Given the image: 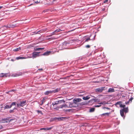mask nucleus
<instances>
[{"label":"nucleus","mask_w":134,"mask_h":134,"mask_svg":"<svg viewBox=\"0 0 134 134\" xmlns=\"http://www.w3.org/2000/svg\"><path fill=\"white\" fill-rule=\"evenodd\" d=\"M90 98V97L89 96H87L86 97H83L82 99L84 100H87L89 99Z\"/></svg>","instance_id":"15"},{"label":"nucleus","mask_w":134,"mask_h":134,"mask_svg":"<svg viewBox=\"0 0 134 134\" xmlns=\"http://www.w3.org/2000/svg\"><path fill=\"white\" fill-rule=\"evenodd\" d=\"M104 102H101L100 103H99L100 105L101 104H105V103H104Z\"/></svg>","instance_id":"34"},{"label":"nucleus","mask_w":134,"mask_h":134,"mask_svg":"<svg viewBox=\"0 0 134 134\" xmlns=\"http://www.w3.org/2000/svg\"><path fill=\"white\" fill-rule=\"evenodd\" d=\"M3 7L2 6H0V9H1V8H2Z\"/></svg>","instance_id":"53"},{"label":"nucleus","mask_w":134,"mask_h":134,"mask_svg":"<svg viewBox=\"0 0 134 134\" xmlns=\"http://www.w3.org/2000/svg\"><path fill=\"white\" fill-rule=\"evenodd\" d=\"M115 91L114 89L113 88H110L108 90V92H114Z\"/></svg>","instance_id":"17"},{"label":"nucleus","mask_w":134,"mask_h":134,"mask_svg":"<svg viewBox=\"0 0 134 134\" xmlns=\"http://www.w3.org/2000/svg\"><path fill=\"white\" fill-rule=\"evenodd\" d=\"M85 47L87 48H89L90 47V46L89 45H87Z\"/></svg>","instance_id":"39"},{"label":"nucleus","mask_w":134,"mask_h":134,"mask_svg":"<svg viewBox=\"0 0 134 134\" xmlns=\"http://www.w3.org/2000/svg\"><path fill=\"white\" fill-rule=\"evenodd\" d=\"M101 105L99 104V103H98V105H94V107H100Z\"/></svg>","instance_id":"29"},{"label":"nucleus","mask_w":134,"mask_h":134,"mask_svg":"<svg viewBox=\"0 0 134 134\" xmlns=\"http://www.w3.org/2000/svg\"><path fill=\"white\" fill-rule=\"evenodd\" d=\"M15 91V90H11V91H13V92H14ZM10 92V91H9V92Z\"/></svg>","instance_id":"49"},{"label":"nucleus","mask_w":134,"mask_h":134,"mask_svg":"<svg viewBox=\"0 0 134 134\" xmlns=\"http://www.w3.org/2000/svg\"><path fill=\"white\" fill-rule=\"evenodd\" d=\"M21 49V48L20 47L16 48L13 50V51H17L20 50Z\"/></svg>","instance_id":"23"},{"label":"nucleus","mask_w":134,"mask_h":134,"mask_svg":"<svg viewBox=\"0 0 134 134\" xmlns=\"http://www.w3.org/2000/svg\"><path fill=\"white\" fill-rule=\"evenodd\" d=\"M125 107V105L121 103V104H120V107L121 108H124Z\"/></svg>","instance_id":"27"},{"label":"nucleus","mask_w":134,"mask_h":134,"mask_svg":"<svg viewBox=\"0 0 134 134\" xmlns=\"http://www.w3.org/2000/svg\"><path fill=\"white\" fill-rule=\"evenodd\" d=\"M41 130H46V128H42L40 129Z\"/></svg>","instance_id":"42"},{"label":"nucleus","mask_w":134,"mask_h":134,"mask_svg":"<svg viewBox=\"0 0 134 134\" xmlns=\"http://www.w3.org/2000/svg\"><path fill=\"white\" fill-rule=\"evenodd\" d=\"M53 121H56V117L52 118H51L50 120V121L51 122H52Z\"/></svg>","instance_id":"19"},{"label":"nucleus","mask_w":134,"mask_h":134,"mask_svg":"<svg viewBox=\"0 0 134 134\" xmlns=\"http://www.w3.org/2000/svg\"><path fill=\"white\" fill-rule=\"evenodd\" d=\"M96 35H95L94 37V38L95 37Z\"/></svg>","instance_id":"61"},{"label":"nucleus","mask_w":134,"mask_h":134,"mask_svg":"<svg viewBox=\"0 0 134 134\" xmlns=\"http://www.w3.org/2000/svg\"><path fill=\"white\" fill-rule=\"evenodd\" d=\"M55 38H53V39H55Z\"/></svg>","instance_id":"60"},{"label":"nucleus","mask_w":134,"mask_h":134,"mask_svg":"<svg viewBox=\"0 0 134 134\" xmlns=\"http://www.w3.org/2000/svg\"><path fill=\"white\" fill-rule=\"evenodd\" d=\"M39 48V50H42L43 49H44V48Z\"/></svg>","instance_id":"45"},{"label":"nucleus","mask_w":134,"mask_h":134,"mask_svg":"<svg viewBox=\"0 0 134 134\" xmlns=\"http://www.w3.org/2000/svg\"><path fill=\"white\" fill-rule=\"evenodd\" d=\"M124 110L122 109L120 110V115L122 117H124Z\"/></svg>","instance_id":"18"},{"label":"nucleus","mask_w":134,"mask_h":134,"mask_svg":"<svg viewBox=\"0 0 134 134\" xmlns=\"http://www.w3.org/2000/svg\"><path fill=\"white\" fill-rule=\"evenodd\" d=\"M41 102H42V104L43 103V102L42 101Z\"/></svg>","instance_id":"58"},{"label":"nucleus","mask_w":134,"mask_h":134,"mask_svg":"<svg viewBox=\"0 0 134 134\" xmlns=\"http://www.w3.org/2000/svg\"><path fill=\"white\" fill-rule=\"evenodd\" d=\"M130 101H129V100L128 101H126L125 102L126 104H128L129 103V102Z\"/></svg>","instance_id":"44"},{"label":"nucleus","mask_w":134,"mask_h":134,"mask_svg":"<svg viewBox=\"0 0 134 134\" xmlns=\"http://www.w3.org/2000/svg\"><path fill=\"white\" fill-rule=\"evenodd\" d=\"M11 106H10H10H9L8 105H6L4 107V109H9L10 108H11Z\"/></svg>","instance_id":"21"},{"label":"nucleus","mask_w":134,"mask_h":134,"mask_svg":"<svg viewBox=\"0 0 134 134\" xmlns=\"http://www.w3.org/2000/svg\"><path fill=\"white\" fill-rule=\"evenodd\" d=\"M36 111L37 112L38 114H39V113H40V114H41L42 115L43 114L42 111H41L39 110H37Z\"/></svg>","instance_id":"26"},{"label":"nucleus","mask_w":134,"mask_h":134,"mask_svg":"<svg viewBox=\"0 0 134 134\" xmlns=\"http://www.w3.org/2000/svg\"><path fill=\"white\" fill-rule=\"evenodd\" d=\"M16 103L15 102H13L10 105V106H11V107H12V106L13 105H16Z\"/></svg>","instance_id":"28"},{"label":"nucleus","mask_w":134,"mask_h":134,"mask_svg":"<svg viewBox=\"0 0 134 134\" xmlns=\"http://www.w3.org/2000/svg\"><path fill=\"white\" fill-rule=\"evenodd\" d=\"M13 120V119H10V121H11V120Z\"/></svg>","instance_id":"62"},{"label":"nucleus","mask_w":134,"mask_h":134,"mask_svg":"<svg viewBox=\"0 0 134 134\" xmlns=\"http://www.w3.org/2000/svg\"><path fill=\"white\" fill-rule=\"evenodd\" d=\"M14 110H13H13H9V113H14Z\"/></svg>","instance_id":"33"},{"label":"nucleus","mask_w":134,"mask_h":134,"mask_svg":"<svg viewBox=\"0 0 134 134\" xmlns=\"http://www.w3.org/2000/svg\"><path fill=\"white\" fill-rule=\"evenodd\" d=\"M3 128V126L2 125H0V129H1Z\"/></svg>","instance_id":"48"},{"label":"nucleus","mask_w":134,"mask_h":134,"mask_svg":"<svg viewBox=\"0 0 134 134\" xmlns=\"http://www.w3.org/2000/svg\"><path fill=\"white\" fill-rule=\"evenodd\" d=\"M122 109L124 110V112H125V113H127L128 111V108H124Z\"/></svg>","instance_id":"20"},{"label":"nucleus","mask_w":134,"mask_h":134,"mask_svg":"<svg viewBox=\"0 0 134 134\" xmlns=\"http://www.w3.org/2000/svg\"><path fill=\"white\" fill-rule=\"evenodd\" d=\"M104 87H102L96 88L95 90V91L96 92H102L104 90Z\"/></svg>","instance_id":"10"},{"label":"nucleus","mask_w":134,"mask_h":134,"mask_svg":"<svg viewBox=\"0 0 134 134\" xmlns=\"http://www.w3.org/2000/svg\"><path fill=\"white\" fill-rule=\"evenodd\" d=\"M11 61H13V60L12 59H11Z\"/></svg>","instance_id":"59"},{"label":"nucleus","mask_w":134,"mask_h":134,"mask_svg":"<svg viewBox=\"0 0 134 134\" xmlns=\"http://www.w3.org/2000/svg\"><path fill=\"white\" fill-rule=\"evenodd\" d=\"M96 59L97 60V61L96 62L97 63L96 64H99L102 62V59L100 56L97 57Z\"/></svg>","instance_id":"6"},{"label":"nucleus","mask_w":134,"mask_h":134,"mask_svg":"<svg viewBox=\"0 0 134 134\" xmlns=\"http://www.w3.org/2000/svg\"><path fill=\"white\" fill-rule=\"evenodd\" d=\"M32 4H31L30 5H29L28 6H31V5H32Z\"/></svg>","instance_id":"57"},{"label":"nucleus","mask_w":134,"mask_h":134,"mask_svg":"<svg viewBox=\"0 0 134 134\" xmlns=\"http://www.w3.org/2000/svg\"><path fill=\"white\" fill-rule=\"evenodd\" d=\"M67 105L66 104L60 106H57L56 108H54V109L58 110L59 108H62L64 107H67Z\"/></svg>","instance_id":"9"},{"label":"nucleus","mask_w":134,"mask_h":134,"mask_svg":"<svg viewBox=\"0 0 134 134\" xmlns=\"http://www.w3.org/2000/svg\"><path fill=\"white\" fill-rule=\"evenodd\" d=\"M95 110V108H91L90 109V112H93Z\"/></svg>","instance_id":"25"},{"label":"nucleus","mask_w":134,"mask_h":134,"mask_svg":"<svg viewBox=\"0 0 134 134\" xmlns=\"http://www.w3.org/2000/svg\"><path fill=\"white\" fill-rule=\"evenodd\" d=\"M45 100V99L44 98H43L42 99V101L43 102H44V101Z\"/></svg>","instance_id":"52"},{"label":"nucleus","mask_w":134,"mask_h":134,"mask_svg":"<svg viewBox=\"0 0 134 134\" xmlns=\"http://www.w3.org/2000/svg\"><path fill=\"white\" fill-rule=\"evenodd\" d=\"M48 9H46L45 10H44L43 11V12H44V13H45L46 12H48Z\"/></svg>","instance_id":"41"},{"label":"nucleus","mask_w":134,"mask_h":134,"mask_svg":"<svg viewBox=\"0 0 134 134\" xmlns=\"http://www.w3.org/2000/svg\"><path fill=\"white\" fill-rule=\"evenodd\" d=\"M121 102H118L116 104V105H119L120 106V104H121Z\"/></svg>","instance_id":"30"},{"label":"nucleus","mask_w":134,"mask_h":134,"mask_svg":"<svg viewBox=\"0 0 134 134\" xmlns=\"http://www.w3.org/2000/svg\"><path fill=\"white\" fill-rule=\"evenodd\" d=\"M7 73H1L0 74V77H7Z\"/></svg>","instance_id":"13"},{"label":"nucleus","mask_w":134,"mask_h":134,"mask_svg":"<svg viewBox=\"0 0 134 134\" xmlns=\"http://www.w3.org/2000/svg\"><path fill=\"white\" fill-rule=\"evenodd\" d=\"M82 100L81 98H75L73 100V102L75 104H76L77 102H80Z\"/></svg>","instance_id":"8"},{"label":"nucleus","mask_w":134,"mask_h":134,"mask_svg":"<svg viewBox=\"0 0 134 134\" xmlns=\"http://www.w3.org/2000/svg\"><path fill=\"white\" fill-rule=\"evenodd\" d=\"M40 52H34L32 53V57L33 58H35L39 56V53Z\"/></svg>","instance_id":"5"},{"label":"nucleus","mask_w":134,"mask_h":134,"mask_svg":"<svg viewBox=\"0 0 134 134\" xmlns=\"http://www.w3.org/2000/svg\"><path fill=\"white\" fill-rule=\"evenodd\" d=\"M133 99V97H131V98H130V99H129V101H130L131 102V101H132V99Z\"/></svg>","instance_id":"40"},{"label":"nucleus","mask_w":134,"mask_h":134,"mask_svg":"<svg viewBox=\"0 0 134 134\" xmlns=\"http://www.w3.org/2000/svg\"><path fill=\"white\" fill-rule=\"evenodd\" d=\"M34 50L35 51H38L39 50V48H35Z\"/></svg>","instance_id":"37"},{"label":"nucleus","mask_w":134,"mask_h":134,"mask_svg":"<svg viewBox=\"0 0 134 134\" xmlns=\"http://www.w3.org/2000/svg\"><path fill=\"white\" fill-rule=\"evenodd\" d=\"M51 53V52L50 51H47L45 52H44L42 55H43L47 56L49 55L50 53Z\"/></svg>","instance_id":"14"},{"label":"nucleus","mask_w":134,"mask_h":134,"mask_svg":"<svg viewBox=\"0 0 134 134\" xmlns=\"http://www.w3.org/2000/svg\"><path fill=\"white\" fill-rule=\"evenodd\" d=\"M39 70H42V69H38Z\"/></svg>","instance_id":"55"},{"label":"nucleus","mask_w":134,"mask_h":134,"mask_svg":"<svg viewBox=\"0 0 134 134\" xmlns=\"http://www.w3.org/2000/svg\"><path fill=\"white\" fill-rule=\"evenodd\" d=\"M17 26L16 24H12V25H8L7 26L4 25L3 27H5L6 28H14Z\"/></svg>","instance_id":"7"},{"label":"nucleus","mask_w":134,"mask_h":134,"mask_svg":"<svg viewBox=\"0 0 134 134\" xmlns=\"http://www.w3.org/2000/svg\"><path fill=\"white\" fill-rule=\"evenodd\" d=\"M51 35H52L56 34L55 33V32H54V31L52 33H51Z\"/></svg>","instance_id":"38"},{"label":"nucleus","mask_w":134,"mask_h":134,"mask_svg":"<svg viewBox=\"0 0 134 134\" xmlns=\"http://www.w3.org/2000/svg\"><path fill=\"white\" fill-rule=\"evenodd\" d=\"M53 128V127H47L46 128V130H51Z\"/></svg>","instance_id":"31"},{"label":"nucleus","mask_w":134,"mask_h":134,"mask_svg":"<svg viewBox=\"0 0 134 134\" xmlns=\"http://www.w3.org/2000/svg\"><path fill=\"white\" fill-rule=\"evenodd\" d=\"M85 58V57H83L82 58V59H84Z\"/></svg>","instance_id":"54"},{"label":"nucleus","mask_w":134,"mask_h":134,"mask_svg":"<svg viewBox=\"0 0 134 134\" xmlns=\"http://www.w3.org/2000/svg\"><path fill=\"white\" fill-rule=\"evenodd\" d=\"M103 109H104V108H106L108 109H109V108H108V107H104L103 108Z\"/></svg>","instance_id":"47"},{"label":"nucleus","mask_w":134,"mask_h":134,"mask_svg":"<svg viewBox=\"0 0 134 134\" xmlns=\"http://www.w3.org/2000/svg\"><path fill=\"white\" fill-rule=\"evenodd\" d=\"M75 103H73L69 102V107L70 108L71 107H74L75 106L74 105V104Z\"/></svg>","instance_id":"16"},{"label":"nucleus","mask_w":134,"mask_h":134,"mask_svg":"<svg viewBox=\"0 0 134 134\" xmlns=\"http://www.w3.org/2000/svg\"><path fill=\"white\" fill-rule=\"evenodd\" d=\"M52 36V35H51V34L47 36V37H51V36Z\"/></svg>","instance_id":"46"},{"label":"nucleus","mask_w":134,"mask_h":134,"mask_svg":"<svg viewBox=\"0 0 134 134\" xmlns=\"http://www.w3.org/2000/svg\"><path fill=\"white\" fill-rule=\"evenodd\" d=\"M8 120H9L8 118H5L2 119L1 120V121L3 123H4V122H8L7 121H9Z\"/></svg>","instance_id":"12"},{"label":"nucleus","mask_w":134,"mask_h":134,"mask_svg":"<svg viewBox=\"0 0 134 134\" xmlns=\"http://www.w3.org/2000/svg\"><path fill=\"white\" fill-rule=\"evenodd\" d=\"M65 102V101L63 99L58 100L55 101V102H53L52 104L53 106H54L55 105H57L59 104H61L62 103H64Z\"/></svg>","instance_id":"4"},{"label":"nucleus","mask_w":134,"mask_h":134,"mask_svg":"<svg viewBox=\"0 0 134 134\" xmlns=\"http://www.w3.org/2000/svg\"><path fill=\"white\" fill-rule=\"evenodd\" d=\"M34 33H35V34H38V31L37 32H34Z\"/></svg>","instance_id":"51"},{"label":"nucleus","mask_w":134,"mask_h":134,"mask_svg":"<svg viewBox=\"0 0 134 134\" xmlns=\"http://www.w3.org/2000/svg\"><path fill=\"white\" fill-rule=\"evenodd\" d=\"M61 31V29H58L54 31V32L56 34L57 33L60 32V31Z\"/></svg>","instance_id":"24"},{"label":"nucleus","mask_w":134,"mask_h":134,"mask_svg":"<svg viewBox=\"0 0 134 134\" xmlns=\"http://www.w3.org/2000/svg\"><path fill=\"white\" fill-rule=\"evenodd\" d=\"M109 113H104L102 114L103 115H107V116H108L109 115Z\"/></svg>","instance_id":"35"},{"label":"nucleus","mask_w":134,"mask_h":134,"mask_svg":"<svg viewBox=\"0 0 134 134\" xmlns=\"http://www.w3.org/2000/svg\"><path fill=\"white\" fill-rule=\"evenodd\" d=\"M17 106L18 107L19 106L23 107L25 105L26 101H23L21 102L20 100H18L17 102Z\"/></svg>","instance_id":"2"},{"label":"nucleus","mask_w":134,"mask_h":134,"mask_svg":"<svg viewBox=\"0 0 134 134\" xmlns=\"http://www.w3.org/2000/svg\"><path fill=\"white\" fill-rule=\"evenodd\" d=\"M42 32L41 31V30H40V31H38V34H39V32Z\"/></svg>","instance_id":"50"},{"label":"nucleus","mask_w":134,"mask_h":134,"mask_svg":"<svg viewBox=\"0 0 134 134\" xmlns=\"http://www.w3.org/2000/svg\"><path fill=\"white\" fill-rule=\"evenodd\" d=\"M66 118L65 117H56V121L63 120Z\"/></svg>","instance_id":"11"},{"label":"nucleus","mask_w":134,"mask_h":134,"mask_svg":"<svg viewBox=\"0 0 134 134\" xmlns=\"http://www.w3.org/2000/svg\"><path fill=\"white\" fill-rule=\"evenodd\" d=\"M60 88H57L56 89L53 90L52 91H47L44 93V94L46 95H48L49 94L57 92L59 91H60Z\"/></svg>","instance_id":"1"},{"label":"nucleus","mask_w":134,"mask_h":134,"mask_svg":"<svg viewBox=\"0 0 134 134\" xmlns=\"http://www.w3.org/2000/svg\"><path fill=\"white\" fill-rule=\"evenodd\" d=\"M93 100H94L95 101H96V99H93L92 100H89L88 102H87L86 101L81 102L79 103V104L81 106L86 105L89 104L90 102L92 103Z\"/></svg>","instance_id":"3"},{"label":"nucleus","mask_w":134,"mask_h":134,"mask_svg":"<svg viewBox=\"0 0 134 134\" xmlns=\"http://www.w3.org/2000/svg\"><path fill=\"white\" fill-rule=\"evenodd\" d=\"M108 0H105L104 2V3H106L108 2Z\"/></svg>","instance_id":"43"},{"label":"nucleus","mask_w":134,"mask_h":134,"mask_svg":"<svg viewBox=\"0 0 134 134\" xmlns=\"http://www.w3.org/2000/svg\"><path fill=\"white\" fill-rule=\"evenodd\" d=\"M15 109H16V108H14L13 109V110H15Z\"/></svg>","instance_id":"56"},{"label":"nucleus","mask_w":134,"mask_h":134,"mask_svg":"<svg viewBox=\"0 0 134 134\" xmlns=\"http://www.w3.org/2000/svg\"><path fill=\"white\" fill-rule=\"evenodd\" d=\"M40 1L39 0V1H35L34 2L35 3L37 4L39 3H40Z\"/></svg>","instance_id":"32"},{"label":"nucleus","mask_w":134,"mask_h":134,"mask_svg":"<svg viewBox=\"0 0 134 134\" xmlns=\"http://www.w3.org/2000/svg\"><path fill=\"white\" fill-rule=\"evenodd\" d=\"M25 58L24 57H16V59L17 60H19V59H25Z\"/></svg>","instance_id":"22"},{"label":"nucleus","mask_w":134,"mask_h":134,"mask_svg":"<svg viewBox=\"0 0 134 134\" xmlns=\"http://www.w3.org/2000/svg\"><path fill=\"white\" fill-rule=\"evenodd\" d=\"M91 40L90 38H88L85 41V42H87L89 40Z\"/></svg>","instance_id":"36"}]
</instances>
